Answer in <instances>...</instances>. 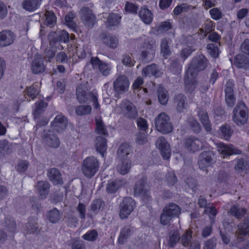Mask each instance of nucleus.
Listing matches in <instances>:
<instances>
[{"label":"nucleus","mask_w":249,"mask_h":249,"mask_svg":"<svg viewBox=\"0 0 249 249\" xmlns=\"http://www.w3.org/2000/svg\"><path fill=\"white\" fill-rule=\"evenodd\" d=\"M76 98L80 103H87L89 101L93 102L95 108L99 106L96 96L88 91L86 84H81L78 85L76 91Z\"/></svg>","instance_id":"1"},{"label":"nucleus","mask_w":249,"mask_h":249,"mask_svg":"<svg viewBox=\"0 0 249 249\" xmlns=\"http://www.w3.org/2000/svg\"><path fill=\"white\" fill-rule=\"evenodd\" d=\"M155 125L157 130L164 134L169 133L173 130L170 117L164 112L160 113L155 118Z\"/></svg>","instance_id":"2"},{"label":"nucleus","mask_w":249,"mask_h":249,"mask_svg":"<svg viewBox=\"0 0 249 249\" xmlns=\"http://www.w3.org/2000/svg\"><path fill=\"white\" fill-rule=\"evenodd\" d=\"M232 120L237 125L245 124L248 119V113L245 104L239 101L233 111Z\"/></svg>","instance_id":"3"},{"label":"nucleus","mask_w":249,"mask_h":249,"mask_svg":"<svg viewBox=\"0 0 249 249\" xmlns=\"http://www.w3.org/2000/svg\"><path fill=\"white\" fill-rule=\"evenodd\" d=\"M99 168L98 160L94 157L87 158L83 162L82 171L85 176L91 178L94 176Z\"/></svg>","instance_id":"4"},{"label":"nucleus","mask_w":249,"mask_h":249,"mask_svg":"<svg viewBox=\"0 0 249 249\" xmlns=\"http://www.w3.org/2000/svg\"><path fill=\"white\" fill-rule=\"evenodd\" d=\"M207 59L204 55L195 57L192 60L187 71L189 74H195L205 69L207 66Z\"/></svg>","instance_id":"5"},{"label":"nucleus","mask_w":249,"mask_h":249,"mask_svg":"<svg viewBox=\"0 0 249 249\" xmlns=\"http://www.w3.org/2000/svg\"><path fill=\"white\" fill-rule=\"evenodd\" d=\"M79 15L82 22L88 28H92L96 22V16L89 7H82L79 11Z\"/></svg>","instance_id":"6"},{"label":"nucleus","mask_w":249,"mask_h":249,"mask_svg":"<svg viewBox=\"0 0 249 249\" xmlns=\"http://www.w3.org/2000/svg\"><path fill=\"white\" fill-rule=\"evenodd\" d=\"M135 205V201L132 198L124 197L123 202L120 205V216L121 218L125 219L127 218L128 215L133 211Z\"/></svg>","instance_id":"7"},{"label":"nucleus","mask_w":249,"mask_h":249,"mask_svg":"<svg viewBox=\"0 0 249 249\" xmlns=\"http://www.w3.org/2000/svg\"><path fill=\"white\" fill-rule=\"evenodd\" d=\"M215 162V155L213 152L206 151L200 154L198 160V165L200 169L204 170Z\"/></svg>","instance_id":"8"},{"label":"nucleus","mask_w":249,"mask_h":249,"mask_svg":"<svg viewBox=\"0 0 249 249\" xmlns=\"http://www.w3.org/2000/svg\"><path fill=\"white\" fill-rule=\"evenodd\" d=\"M48 38L50 45L52 46H54L57 42L67 43L70 41L69 34L64 30L60 31L58 33L55 32H50Z\"/></svg>","instance_id":"9"},{"label":"nucleus","mask_w":249,"mask_h":249,"mask_svg":"<svg viewBox=\"0 0 249 249\" xmlns=\"http://www.w3.org/2000/svg\"><path fill=\"white\" fill-rule=\"evenodd\" d=\"M156 146L160 150L161 155L164 160L169 159L171 154V149L168 142L164 137H159L156 142Z\"/></svg>","instance_id":"10"},{"label":"nucleus","mask_w":249,"mask_h":249,"mask_svg":"<svg viewBox=\"0 0 249 249\" xmlns=\"http://www.w3.org/2000/svg\"><path fill=\"white\" fill-rule=\"evenodd\" d=\"M235 236L239 242L244 241L246 237L249 236V219H245L237 225Z\"/></svg>","instance_id":"11"},{"label":"nucleus","mask_w":249,"mask_h":249,"mask_svg":"<svg viewBox=\"0 0 249 249\" xmlns=\"http://www.w3.org/2000/svg\"><path fill=\"white\" fill-rule=\"evenodd\" d=\"M120 108L124 115L130 119H135L138 116L135 107L128 100L123 101L120 105Z\"/></svg>","instance_id":"12"},{"label":"nucleus","mask_w":249,"mask_h":249,"mask_svg":"<svg viewBox=\"0 0 249 249\" xmlns=\"http://www.w3.org/2000/svg\"><path fill=\"white\" fill-rule=\"evenodd\" d=\"M67 118L61 114L57 115L51 123L52 130L58 133L62 132L67 126Z\"/></svg>","instance_id":"13"},{"label":"nucleus","mask_w":249,"mask_h":249,"mask_svg":"<svg viewBox=\"0 0 249 249\" xmlns=\"http://www.w3.org/2000/svg\"><path fill=\"white\" fill-rule=\"evenodd\" d=\"M16 38L15 34L10 30L0 32V47H4L12 44Z\"/></svg>","instance_id":"14"},{"label":"nucleus","mask_w":249,"mask_h":249,"mask_svg":"<svg viewBox=\"0 0 249 249\" xmlns=\"http://www.w3.org/2000/svg\"><path fill=\"white\" fill-rule=\"evenodd\" d=\"M42 138L46 144L50 147L57 148L60 145V141L58 137L50 131L44 130Z\"/></svg>","instance_id":"15"},{"label":"nucleus","mask_w":249,"mask_h":249,"mask_svg":"<svg viewBox=\"0 0 249 249\" xmlns=\"http://www.w3.org/2000/svg\"><path fill=\"white\" fill-rule=\"evenodd\" d=\"M184 146L188 151L196 152L202 147L201 142L197 138H187L184 142Z\"/></svg>","instance_id":"16"},{"label":"nucleus","mask_w":249,"mask_h":249,"mask_svg":"<svg viewBox=\"0 0 249 249\" xmlns=\"http://www.w3.org/2000/svg\"><path fill=\"white\" fill-rule=\"evenodd\" d=\"M174 104L178 112H182L187 108V101L186 96L181 93L176 95L174 97Z\"/></svg>","instance_id":"17"},{"label":"nucleus","mask_w":249,"mask_h":249,"mask_svg":"<svg viewBox=\"0 0 249 249\" xmlns=\"http://www.w3.org/2000/svg\"><path fill=\"white\" fill-rule=\"evenodd\" d=\"M46 67L44 64V60L41 56L36 57L31 64V70L34 74H40L44 72Z\"/></svg>","instance_id":"18"},{"label":"nucleus","mask_w":249,"mask_h":249,"mask_svg":"<svg viewBox=\"0 0 249 249\" xmlns=\"http://www.w3.org/2000/svg\"><path fill=\"white\" fill-rule=\"evenodd\" d=\"M128 80L124 75L118 77L113 83L114 90L117 92L124 91L128 87Z\"/></svg>","instance_id":"19"},{"label":"nucleus","mask_w":249,"mask_h":249,"mask_svg":"<svg viewBox=\"0 0 249 249\" xmlns=\"http://www.w3.org/2000/svg\"><path fill=\"white\" fill-rule=\"evenodd\" d=\"M143 47L146 48L147 50L142 52L141 61L146 63L152 60L155 51L153 45L149 43H144Z\"/></svg>","instance_id":"20"},{"label":"nucleus","mask_w":249,"mask_h":249,"mask_svg":"<svg viewBox=\"0 0 249 249\" xmlns=\"http://www.w3.org/2000/svg\"><path fill=\"white\" fill-rule=\"evenodd\" d=\"M234 65L238 68L249 69V56L242 54L236 55L234 59Z\"/></svg>","instance_id":"21"},{"label":"nucleus","mask_w":249,"mask_h":249,"mask_svg":"<svg viewBox=\"0 0 249 249\" xmlns=\"http://www.w3.org/2000/svg\"><path fill=\"white\" fill-rule=\"evenodd\" d=\"M247 212V209L240 206L239 204L233 205L231 207L229 211L231 216L239 219L244 218Z\"/></svg>","instance_id":"22"},{"label":"nucleus","mask_w":249,"mask_h":249,"mask_svg":"<svg viewBox=\"0 0 249 249\" xmlns=\"http://www.w3.org/2000/svg\"><path fill=\"white\" fill-rule=\"evenodd\" d=\"M101 37L103 43L110 48L115 49L119 44L118 39L114 36L102 34Z\"/></svg>","instance_id":"23"},{"label":"nucleus","mask_w":249,"mask_h":249,"mask_svg":"<svg viewBox=\"0 0 249 249\" xmlns=\"http://www.w3.org/2000/svg\"><path fill=\"white\" fill-rule=\"evenodd\" d=\"M196 75L195 74H189L188 72H186L184 77V83L187 91L191 92L195 89L196 85Z\"/></svg>","instance_id":"24"},{"label":"nucleus","mask_w":249,"mask_h":249,"mask_svg":"<svg viewBox=\"0 0 249 249\" xmlns=\"http://www.w3.org/2000/svg\"><path fill=\"white\" fill-rule=\"evenodd\" d=\"M198 115L205 130L207 132L211 131L212 129V125L207 111L205 110L199 109Z\"/></svg>","instance_id":"25"},{"label":"nucleus","mask_w":249,"mask_h":249,"mask_svg":"<svg viewBox=\"0 0 249 249\" xmlns=\"http://www.w3.org/2000/svg\"><path fill=\"white\" fill-rule=\"evenodd\" d=\"M131 151L130 146L127 143H122L118 148L117 158L118 160L129 159L128 156Z\"/></svg>","instance_id":"26"},{"label":"nucleus","mask_w":249,"mask_h":249,"mask_svg":"<svg viewBox=\"0 0 249 249\" xmlns=\"http://www.w3.org/2000/svg\"><path fill=\"white\" fill-rule=\"evenodd\" d=\"M48 176L50 180L54 184H62L63 180L60 171L54 168L48 171Z\"/></svg>","instance_id":"27"},{"label":"nucleus","mask_w":249,"mask_h":249,"mask_svg":"<svg viewBox=\"0 0 249 249\" xmlns=\"http://www.w3.org/2000/svg\"><path fill=\"white\" fill-rule=\"evenodd\" d=\"M107 140L102 136L97 137L95 141L96 151L104 157L107 149Z\"/></svg>","instance_id":"28"},{"label":"nucleus","mask_w":249,"mask_h":249,"mask_svg":"<svg viewBox=\"0 0 249 249\" xmlns=\"http://www.w3.org/2000/svg\"><path fill=\"white\" fill-rule=\"evenodd\" d=\"M134 232V228L129 225L124 227L121 231L118 238V242L121 244H123Z\"/></svg>","instance_id":"29"},{"label":"nucleus","mask_w":249,"mask_h":249,"mask_svg":"<svg viewBox=\"0 0 249 249\" xmlns=\"http://www.w3.org/2000/svg\"><path fill=\"white\" fill-rule=\"evenodd\" d=\"M242 153L231 144L226 145L222 144L220 149V153L224 156H228L233 154H241Z\"/></svg>","instance_id":"30"},{"label":"nucleus","mask_w":249,"mask_h":249,"mask_svg":"<svg viewBox=\"0 0 249 249\" xmlns=\"http://www.w3.org/2000/svg\"><path fill=\"white\" fill-rule=\"evenodd\" d=\"M37 188L40 196L45 198L49 194L50 184L46 181H39L37 183Z\"/></svg>","instance_id":"31"},{"label":"nucleus","mask_w":249,"mask_h":249,"mask_svg":"<svg viewBox=\"0 0 249 249\" xmlns=\"http://www.w3.org/2000/svg\"><path fill=\"white\" fill-rule=\"evenodd\" d=\"M142 73L145 76H154L158 77L160 76L161 72L159 71L155 64L147 66L146 68L142 69Z\"/></svg>","instance_id":"32"},{"label":"nucleus","mask_w":249,"mask_h":249,"mask_svg":"<svg viewBox=\"0 0 249 249\" xmlns=\"http://www.w3.org/2000/svg\"><path fill=\"white\" fill-rule=\"evenodd\" d=\"M141 197L142 196V200H149L151 198L149 195V186L147 182V178L145 177H142L141 179Z\"/></svg>","instance_id":"33"},{"label":"nucleus","mask_w":249,"mask_h":249,"mask_svg":"<svg viewBox=\"0 0 249 249\" xmlns=\"http://www.w3.org/2000/svg\"><path fill=\"white\" fill-rule=\"evenodd\" d=\"M120 163L117 166L118 172L121 175L126 174L131 168V162L129 159L119 160Z\"/></svg>","instance_id":"34"},{"label":"nucleus","mask_w":249,"mask_h":249,"mask_svg":"<svg viewBox=\"0 0 249 249\" xmlns=\"http://www.w3.org/2000/svg\"><path fill=\"white\" fill-rule=\"evenodd\" d=\"M3 228L8 232L13 234L17 229V225L15 221L11 217H6L4 222L2 223Z\"/></svg>","instance_id":"35"},{"label":"nucleus","mask_w":249,"mask_h":249,"mask_svg":"<svg viewBox=\"0 0 249 249\" xmlns=\"http://www.w3.org/2000/svg\"><path fill=\"white\" fill-rule=\"evenodd\" d=\"M158 100L162 105H165L168 101V94L166 89L162 86H159L157 90Z\"/></svg>","instance_id":"36"},{"label":"nucleus","mask_w":249,"mask_h":249,"mask_svg":"<svg viewBox=\"0 0 249 249\" xmlns=\"http://www.w3.org/2000/svg\"><path fill=\"white\" fill-rule=\"evenodd\" d=\"M164 211L167 212L172 218L178 217L180 213L181 209L174 203H170L164 208Z\"/></svg>","instance_id":"37"},{"label":"nucleus","mask_w":249,"mask_h":249,"mask_svg":"<svg viewBox=\"0 0 249 249\" xmlns=\"http://www.w3.org/2000/svg\"><path fill=\"white\" fill-rule=\"evenodd\" d=\"M180 238L179 232L177 230H171L169 233L168 245L170 248L174 247Z\"/></svg>","instance_id":"38"},{"label":"nucleus","mask_w":249,"mask_h":249,"mask_svg":"<svg viewBox=\"0 0 249 249\" xmlns=\"http://www.w3.org/2000/svg\"><path fill=\"white\" fill-rule=\"evenodd\" d=\"M42 0H25L22 2V7L28 11L36 10Z\"/></svg>","instance_id":"39"},{"label":"nucleus","mask_w":249,"mask_h":249,"mask_svg":"<svg viewBox=\"0 0 249 249\" xmlns=\"http://www.w3.org/2000/svg\"><path fill=\"white\" fill-rule=\"evenodd\" d=\"M26 228L28 233L38 234L40 232L36 218H30L26 224Z\"/></svg>","instance_id":"40"},{"label":"nucleus","mask_w":249,"mask_h":249,"mask_svg":"<svg viewBox=\"0 0 249 249\" xmlns=\"http://www.w3.org/2000/svg\"><path fill=\"white\" fill-rule=\"evenodd\" d=\"M121 17L119 15L114 13H110L107 19L106 23L108 28H111L114 26H117L120 24Z\"/></svg>","instance_id":"41"},{"label":"nucleus","mask_w":249,"mask_h":249,"mask_svg":"<svg viewBox=\"0 0 249 249\" xmlns=\"http://www.w3.org/2000/svg\"><path fill=\"white\" fill-rule=\"evenodd\" d=\"M233 130L231 126L227 124L222 125L220 128L219 134L226 140H228L232 135Z\"/></svg>","instance_id":"42"},{"label":"nucleus","mask_w":249,"mask_h":249,"mask_svg":"<svg viewBox=\"0 0 249 249\" xmlns=\"http://www.w3.org/2000/svg\"><path fill=\"white\" fill-rule=\"evenodd\" d=\"M95 124L96 125V131L97 133L98 134H101L106 137L107 136L108 134L106 126L101 117L95 119Z\"/></svg>","instance_id":"43"},{"label":"nucleus","mask_w":249,"mask_h":249,"mask_svg":"<svg viewBox=\"0 0 249 249\" xmlns=\"http://www.w3.org/2000/svg\"><path fill=\"white\" fill-rule=\"evenodd\" d=\"M48 220L52 223H57L61 217L59 211L56 208L50 210L47 214Z\"/></svg>","instance_id":"44"},{"label":"nucleus","mask_w":249,"mask_h":249,"mask_svg":"<svg viewBox=\"0 0 249 249\" xmlns=\"http://www.w3.org/2000/svg\"><path fill=\"white\" fill-rule=\"evenodd\" d=\"M141 19L147 25H149L153 20V15L151 11L144 6L141 10Z\"/></svg>","instance_id":"45"},{"label":"nucleus","mask_w":249,"mask_h":249,"mask_svg":"<svg viewBox=\"0 0 249 249\" xmlns=\"http://www.w3.org/2000/svg\"><path fill=\"white\" fill-rule=\"evenodd\" d=\"M148 128L147 121L141 118V144L148 142V135L145 132Z\"/></svg>","instance_id":"46"},{"label":"nucleus","mask_w":249,"mask_h":249,"mask_svg":"<svg viewBox=\"0 0 249 249\" xmlns=\"http://www.w3.org/2000/svg\"><path fill=\"white\" fill-rule=\"evenodd\" d=\"M104 202L101 199H95L90 206L89 211L94 214H96L100 209L104 207Z\"/></svg>","instance_id":"47"},{"label":"nucleus","mask_w":249,"mask_h":249,"mask_svg":"<svg viewBox=\"0 0 249 249\" xmlns=\"http://www.w3.org/2000/svg\"><path fill=\"white\" fill-rule=\"evenodd\" d=\"M46 19L45 23L46 25L50 27H53L56 21V18L53 12L46 11L45 13Z\"/></svg>","instance_id":"48"},{"label":"nucleus","mask_w":249,"mask_h":249,"mask_svg":"<svg viewBox=\"0 0 249 249\" xmlns=\"http://www.w3.org/2000/svg\"><path fill=\"white\" fill-rule=\"evenodd\" d=\"M161 53L162 56L166 58L171 54V51L168 45V41L167 38H164L162 39L160 44Z\"/></svg>","instance_id":"49"},{"label":"nucleus","mask_w":249,"mask_h":249,"mask_svg":"<svg viewBox=\"0 0 249 249\" xmlns=\"http://www.w3.org/2000/svg\"><path fill=\"white\" fill-rule=\"evenodd\" d=\"M91 111V107L89 105H80L75 108L76 114L78 116H84L89 114Z\"/></svg>","instance_id":"50"},{"label":"nucleus","mask_w":249,"mask_h":249,"mask_svg":"<svg viewBox=\"0 0 249 249\" xmlns=\"http://www.w3.org/2000/svg\"><path fill=\"white\" fill-rule=\"evenodd\" d=\"M248 166L249 165L248 161L243 158H240L237 159L236 160V164L235 165V169L239 173H240L247 170Z\"/></svg>","instance_id":"51"},{"label":"nucleus","mask_w":249,"mask_h":249,"mask_svg":"<svg viewBox=\"0 0 249 249\" xmlns=\"http://www.w3.org/2000/svg\"><path fill=\"white\" fill-rule=\"evenodd\" d=\"M121 185V184L119 181H109L106 187L107 191L108 193H114L120 187Z\"/></svg>","instance_id":"52"},{"label":"nucleus","mask_w":249,"mask_h":249,"mask_svg":"<svg viewBox=\"0 0 249 249\" xmlns=\"http://www.w3.org/2000/svg\"><path fill=\"white\" fill-rule=\"evenodd\" d=\"M208 53L213 58H217L219 56L220 51L218 46L213 43H209L206 47Z\"/></svg>","instance_id":"53"},{"label":"nucleus","mask_w":249,"mask_h":249,"mask_svg":"<svg viewBox=\"0 0 249 249\" xmlns=\"http://www.w3.org/2000/svg\"><path fill=\"white\" fill-rule=\"evenodd\" d=\"M25 95L29 96L31 99H35L38 94L39 91L36 87L33 85L31 86L28 87L26 88L24 91Z\"/></svg>","instance_id":"54"},{"label":"nucleus","mask_w":249,"mask_h":249,"mask_svg":"<svg viewBox=\"0 0 249 249\" xmlns=\"http://www.w3.org/2000/svg\"><path fill=\"white\" fill-rule=\"evenodd\" d=\"M192 231L187 230L186 232L180 236V243L184 247H187L190 243L192 239Z\"/></svg>","instance_id":"55"},{"label":"nucleus","mask_w":249,"mask_h":249,"mask_svg":"<svg viewBox=\"0 0 249 249\" xmlns=\"http://www.w3.org/2000/svg\"><path fill=\"white\" fill-rule=\"evenodd\" d=\"M98 233L96 230H92L88 231L87 233L84 234L82 238L88 241L93 242L95 241L98 237Z\"/></svg>","instance_id":"56"},{"label":"nucleus","mask_w":249,"mask_h":249,"mask_svg":"<svg viewBox=\"0 0 249 249\" xmlns=\"http://www.w3.org/2000/svg\"><path fill=\"white\" fill-rule=\"evenodd\" d=\"M170 69L175 74L179 73L181 71V65L179 60L177 59H173L171 63Z\"/></svg>","instance_id":"57"},{"label":"nucleus","mask_w":249,"mask_h":249,"mask_svg":"<svg viewBox=\"0 0 249 249\" xmlns=\"http://www.w3.org/2000/svg\"><path fill=\"white\" fill-rule=\"evenodd\" d=\"M188 123L193 131L196 133H198L201 128L200 124L194 119L191 118L188 120Z\"/></svg>","instance_id":"58"},{"label":"nucleus","mask_w":249,"mask_h":249,"mask_svg":"<svg viewBox=\"0 0 249 249\" xmlns=\"http://www.w3.org/2000/svg\"><path fill=\"white\" fill-rule=\"evenodd\" d=\"M173 218L163 209L162 213L160 215V221L162 225H167Z\"/></svg>","instance_id":"59"},{"label":"nucleus","mask_w":249,"mask_h":249,"mask_svg":"<svg viewBox=\"0 0 249 249\" xmlns=\"http://www.w3.org/2000/svg\"><path fill=\"white\" fill-rule=\"evenodd\" d=\"M166 178L168 183L171 185H174L178 181L177 178L173 171L169 172L166 175Z\"/></svg>","instance_id":"60"},{"label":"nucleus","mask_w":249,"mask_h":249,"mask_svg":"<svg viewBox=\"0 0 249 249\" xmlns=\"http://www.w3.org/2000/svg\"><path fill=\"white\" fill-rule=\"evenodd\" d=\"M98 69L104 76H106L109 74L111 68L108 64L103 62Z\"/></svg>","instance_id":"61"},{"label":"nucleus","mask_w":249,"mask_h":249,"mask_svg":"<svg viewBox=\"0 0 249 249\" xmlns=\"http://www.w3.org/2000/svg\"><path fill=\"white\" fill-rule=\"evenodd\" d=\"M235 100L234 94L225 95V102L228 107H233L235 105Z\"/></svg>","instance_id":"62"},{"label":"nucleus","mask_w":249,"mask_h":249,"mask_svg":"<svg viewBox=\"0 0 249 249\" xmlns=\"http://www.w3.org/2000/svg\"><path fill=\"white\" fill-rule=\"evenodd\" d=\"M216 238L213 237L205 242V249H214L216 245Z\"/></svg>","instance_id":"63"},{"label":"nucleus","mask_w":249,"mask_h":249,"mask_svg":"<svg viewBox=\"0 0 249 249\" xmlns=\"http://www.w3.org/2000/svg\"><path fill=\"white\" fill-rule=\"evenodd\" d=\"M241 51L245 54L249 55V39H246L240 46Z\"/></svg>","instance_id":"64"}]
</instances>
